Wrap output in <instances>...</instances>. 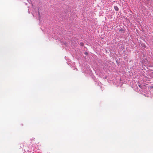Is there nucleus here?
I'll list each match as a JSON object with an SVG mask.
<instances>
[{"label": "nucleus", "instance_id": "nucleus-2", "mask_svg": "<svg viewBox=\"0 0 153 153\" xmlns=\"http://www.w3.org/2000/svg\"><path fill=\"white\" fill-rule=\"evenodd\" d=\"M80 45L82 46H83L84 45L83 43L82 42H81L80 43Z\"/></svg>", "mask_w": 153, "mask_h": 153}, {"label": "nucleus", "instance_id": "nucleus-1", "mask_svg": "<svg viewBox=\"0 0 153 153\" xmlns=\"http://www.w3.org/2000/svg\"><path fill=\"white\" fill-rule=\"evenodd\" d=\"M114 8L115 10L116 11H118L119 10V8L117 6H115L114 7Z\"/></svg>", "mask_w": 153, "mask_h": 153}, {"label": "nucleus", "instance_id": "nucleus-3", "mask_svg": "<svg viewBox=\"0 0 153 153\" xmlns=\"http://www.w3.org/2000/svg\"><path fill=\"white\" fill-rule=\"evenodd\" d=\"M86 53V54H87V53Z\"/></svg>", "mask_w": 153, "mask_h": 153}]
</instances>
